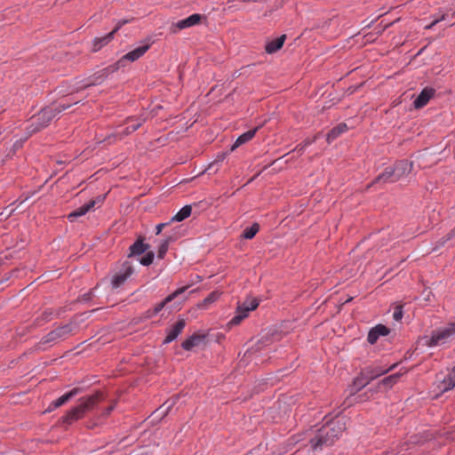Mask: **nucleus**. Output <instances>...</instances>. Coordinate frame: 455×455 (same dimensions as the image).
<instances>
[{"mask_svg": "<svg viewBox=\"0 0 455 455\" xmlns=\"http://www.w3.org/2000/svg\"><path fill=\"white\" fill-rule=\"evenodd\" d=\"M153 259L154 253L152 251H149L140 259V262L143 266H149L153 262Z\"/></svg>", "mask_w": 455, "mask_h": 455, "instance_id": "nucleus-32", "label": "nucleus"}, {"mask_svg": "<svg viewBox=\"0 0 455 455\" xmlns=\"http://www.w3.org/2000/svg\"><path fill=\"white\" fill-rule=\"evenodd\" d=\"M196 280L199 282L201 281V277L199 275H196Z\"/></svg>", "mask_w": 455, "mask_h": 455, "instance_id": "nucleus-46", "label": "nucleus"}, {"mask_svg": "<svg viewBox=\"0 0 455 455\" xmlns=\"http://www.w3.org/2000/svg\"><path fill=\"white\" fill-rule=\"evenodd\" d=\"M204 335L195 333L184 340L181 344V347L185 350H191L192 348L200 346L204 341Z\"/></svg>", "mask_w": 455, "mask_h": 455, "instance_id": "nucleus-19", "label": "nucleus"}, {"mask_svg": "<svg viewBox=\"0 0 455 455\" xmlns=\"http://www.w3.org/2000/svg\"><path fill=\"white\" fill-rule=\"evenodd\" d=\"M347 131V126L346 124H339L334 128H332L327 133V141L331 143L332 140H336L340 134Z\"/></svg>", "mask_w": 455, "mask_h": 455, "instance_id": "nucleus-25", "label": "nucleus"}, {"mask_svg": "<svg viewBox=\"0 0 455 455\" xmlns=\"http://www.w3.org/2000/svg\"><path fill=\"white\" fill-rule=\"evenodd\" d=\"M103 395L101 392H96L95 394L81 398L80 403L72 408L63 418L62 422L67 425H71L73 422L82 419L85 413L92 410L101 400Z\"/></svg>", "mask_w": 455, "mask_h": 455, "instance_id": "nucleus-2", "label": "nucleus"}, {"mask_svg": "<svg viewBox=\"0 0 455 455\" xmlns=\"http://www.w3.org/2000/svg\"><path fill=\"white\" fill-rule=\"evenodd\" d=\"M455 236V227L447 234L446 240H451Z\"/></svg>", "mask_w": 455, "mask_h": 455, "instance_id": "nucleus-39", "label": "nucleus"}, {"mask_svg": "<svg viewBox=\"0 0 455 455\" xmlns=\"http://www.w3.org/2000/svg\"><path fill=\"white\" fill-rule=\"evenodd\" d=\"M78 393H79V388H73L72 390H70L67 394L61 395L60 397H59L58 399L53 401L50 404V406H49V411L54 410V409L58 408V407L65 404L71 398H73L75 395H76Z\"/></svg>", "mask_w": 455, "mask_h": 455, "instance_id": "nucleus-20", "label": "nucleus"}, {"mask_svg": "<svg viewBox=\"0 0 455 455\" xmlns=\"http://www.w3.org/2000/svg\"><path fill=\"white\" fill-rule=\"evenodd\" d=\"M311 143H312V141H311V140L305 141V144H304V146L301 148V149H302V148H304L305 147H307V145L311 144Z\"/></svg>", "mask_w": 455, "mask_h": 455, "instance_id": "nucleus-44", "label": "nucleus"}, {"mask_svg": "<svg viewBox=\"0 0 455 455\" xmlns=\"http://www.w3.org/2000/svg\"><path fill=\"white\" fill-rule=\"evenodd\" d=\"M285 37V35H283L275 38V40H272L271 42L267 43L266 45V52L267 53H274L277 52L283 45Z\"/></svg>", "mask_w": 455, "mask_h": 455, "instance_id": "nucleus-24", "label": "nucleus"}, {"mask_svg": "<svg viewBox=\"0 0 455 455\" xmlns=\"http://www.w3.org/2000/svg\"><path fill=\"white\" fill-rule=\"evenodd\" d=\"M259 130V127H256L252 130H250L243 134H241L235 140V144L232 146L231 150H235L239 146L248 142L251 140L256 134L257 131Z\"/></svg>", "mask_w": 455, "mask_h": 455, "instance_id": "nucleus-23", "label": "nucleus"}, {"mask_svg": "<svg viewBox=\"0 0 455 455\" xmlns=\"http://www.w3.org/2000/svg\"><path fill=\"white\" fill-rule=\"evenodd\" d=\"M173 404V403L166 407L160 414L165 415L167 413V411L170 409V407Z\"/></svg>", "mask_w": 455, "mask_h": 455, "instance_id": "nucleus-42", "label": "nucleus"}, {"mask_svg": "<svg viewBox=\"0 0 455 455\" xmlns=\"http://www.w3.org/2000/svg\"><path fill=\"white\" fill-rule=\"evenodd\" d=\"M148 248V245L144 243L142 240H137L130 247V254L129 257L134 255H140L145 252Z\"/></svg>", "mask_w": 455, "mask_h": 455, "instance_id": "nucleus-27", "label": "nucleus"}, {"mask_svg": "<svg viewBox=\"0 0 455 455\" xmlns=\"http://www.w3.org/2000/svg\"><path fill=\"white\" fill-rule=\"evenodd\" d=\"M133 19H123V20H119L117 22H116V25L115 27V28L110 32V33H113V36H115L116 33L124 25L130 23Z\"/></svg>", "mask_w": 455, "mask_h": 455, "instance_id": "nucleus-33", "label": "nucleus"}, {"mask_svg": "<svg viewBox=\"0 0 455 455\" xmlns=\"http://www.w3.org/2000/svg\"><path fill=\"white\" fill-rule=\"evenodd\" d=\"M102 201H103V199L101 197H100V196L97 197L96 199H92V200L89 201L88 203H86L84 205L80 206L76 210L71 212L68 215V220L70 222H74L77 218L85 215L89 211L93 209V207L97 204H100Z\"/></svg>", "mask_w": 455, "mask_h": 455, "instance_id": "nucleus-12", "label": "nucleus"}, {"mask_svg": "<svg viewBox=\"0 0 455 455\" xmlns=\"http://www.w3.org/2000/svg\"><path fill=\"white\" fill-rule=\"evenodd\" d=\"M145 121L146 118L143 116L128 117L127 124H129V125L119 134V139L121 140L124 136L129 135L137 131L145 123Z\"/></svg>", "mask_w": 455, "mask_h": 455, "instance_id": "nucleus-14", "label": "nucleus"}, {"mask_svg": "<svg viewBox=\"0 0 455 455\" xmlns=\"http://www.w3.org/2000/svg\"><path fill=\"white\" fill-rule=\"evenodd\" d=\"M172 241V237L169 236L168 238H166L165 240H164L159 248H158V251H157V257L159 259H163L165 255V253L167 252L168 251V248H169V243L170 242Z\"/></svg>", "mask_w": 455, "mask_h": 455, "instance_id": "nucleus-31", "label": "nucleus"}, {"mask_svg": "<svg viewBox=\"0 0 455 455\" xmlns=\"http://www.w3.org/2000/svg\"><path fill=\"white\" fill-rule=\"evenodd\" d=\"M190 286V284L185 285L183 287L177 289L175 291L168 295L163 301L156 304L153 309H149L146 312L147 317L149 318L157 315L168 303L172 301L178 296L184 293Z\"/></svg>", "mask_w": 455, "mask_h": 455, "instance_id": "nucleus-9", "label": "nucleus"}, {"mask_svg": "<svg viewBox=\"0 0 455 455\" xmlns=\"http://www.w3.org/2000/svg\"><path fill=\"white\" fill-rule=\"evenodd\" d=\"M92 296H94V295H93V291H90V292H88V293H86V294H84V300H88V299H90Z\"/></svg>", "mask_w": 455, "mask_h": 455, "instance_id": "nucleus-40", "label": "nucleus"}, {"mask_svg": "<svg viewBox=\"0 0 455 455\" xmlns=\"http://www.w3.org/2000/svg\"><path fill=\"white\" fill-rule=\"evenodd\" d=\"M170 224H171V222H170V221H169V222H165V223H160V224H158V225L156 227V235H159V234L163 231V229H164L165 227L169 226Z\"/></svg>", "mask_w": 455, "mask_h": 455, "instance_id": "nucleus-36", "label": "nucleus"}, {"mask_svg": "<svg viewBox=\"0 0 455 455\" xmlns=\"http://www.w3.org/2000/svg\"><path fill=\"white\" fill-rule=\"evenodd\" d=\"M224 156H221L218 161H223Z\"/></svg>", "mask_w": 455, "mask_h": 455, "instance_id": "nucleus-45", "label": "nucleus"}, {"mask_svg": "<svg viewBox=\"0 0 455 455\" xmlns=\"http://www.w3.org/2000/svg\"><path fill=\"white\" fill-rule=\"evenodd\" d=\"M435 90L432 88H425L419 96L414 100L413 105L416 108H421L427 104L429 100L434 96Z\"/></svg>", "mask_w": 455, "mask_h": 455, "instance_id": "nucleus-16", "label": "nucleus"}, {"mask_svg": "<svg viewBox=\"0 0 455 455\" xmlns=\"http://www.w3.org/2000/svg\"><path fill=\"white\" fill-rule=\"evenodd\" d=\"M164 407H165V404H163V406H162V407H160L158 410H156V411H155V414H156V413H157V414H158L157 416L161 415V414H160V412H162V411H164V410H163V409H164Z\"/></svg>", "mask_w": 455, "mask_h": 455, "instance_id": "nucleus-41", "label": "nucleus"}, {"mask_svg": "<svg viewBox=\"0 0 455 455\" xmlns=\"http://www.w3.org/2000/svg\"><path fill=\"white\" fill-rule=\"evenodd\" d=\"M395 367H396V363H394L387 369H384L382 367H367L364 369V371H369L367 378H368V380L371 381V380L375 379L377 377L381 376V375L394 370Z\"/></svg>", "mask_w": 455, "mask_h": 455, "instance_id": "nucleus-21", "label": "nucleus"}, {"mask_svg": "<svg viewBox=\"0 0 455 455\" xmlns=\"http://www.w3.org/2000/svg\"><path fill=\"white\" fill-rule=\"evenodd\" d=\"M186 326V321L184 319H179L175 324H173L171 328H169L167 331V335L164 340V344H168L174 340L183 331Z\"/></svg>", "mask_w": 455, "mask_h": 455, "instance_id": "nucleus-13", "label": "nucleus"}, {"mask_svg": "<svg viewBox=\"0 0 455 455\" xmlns=\"http://www.w3.org/2000/svg\"><path fill=\"white\" fill-rule=\"evenodd\" d=\"M437 387L441 393L447 392L455 387V366L446 375L440 373L436 376Z\"/></svg>", "mask_w": 455, "mask_h": 455, "instance_id": "nucleus-10", "label": "nucleus"}, {"mask_svg": "<svg viewBox=\"0 0 455 455\" xmlns=\"http://www.w3.org/2000/svg\"><path fill=\"white\" fill-rule=\"evenodd\" d=\"M259 224L253 223L251 227H248L243 230L242 236L244 239H251L256 235V234L259 232Z\"/></svg>", "mask_w": 455, "mask_h": 455, "instance_id": "nucleus-30", "label": "nucleus"}, {"mask_svg": "<svg viewBox=\"0 0 455 455\" xmlns=\"http://www.w3.org/2000/svg\"><path fill=\"white\" fill-rule=\"evenodd\" d=\"M347 422V419L345 416H337L331 420H327L310 438L311 447L316 450L333 444L346 429Z\"/></svg>", "mask_w": 455, "mask_h": 455, "instance_id": "nucleus-1", "label": "nucleus"}, {"mask_svg": "<svg viewBox=\"0 0 455 455\" xmlns=\"http://www.w3.org/2000/svg\"><path fill=\"white\" fill-rule=\"evenodd\" d=\"M114 37L113 33H108L104 36L94 38L92 43V52H99L102 47L108 44Z\"/></svg>", "mask_w": 455, "mask_h": 455, "instance_id": "nucleus-22", "label": "nucleus"}, {"mask_svg": "<svg viewBox=\"0 0 455 455\" xmlns=\"http://www.w3.org/2000/svg\"><path fill=\"white\" fill-rule=\"evenodd\" d=\"M388 333V328L385 325L379 324L369 331L367 340L369 343L374 344L380 336H387Z\"/></svg>", "mask_w": 455, "mask_h": 455, "instance_id": "nucleus-18", "label": "nucleus"}, {"mask_svg": "<svg viewBox=\"0 0 455 455\" xmlns=\"http://www.w3.org/2000/svg\"><path fill=\"white\" fill-rule=\"evenodd\" d=\"M192 212V207L191 205H185L182 207L170 220V222L173 221H182L188 218L191 215Z\"/></svg>", "mask_w": 455, "mask_h": 455, "instance_id": "nucleus-26", "label": "nucleus"}, {"mask_svg": "<svg viewBox=\"0 0 455 455\" xmlns=\"http://www.w3.org/2000/svg\"><path fill=\"white\" fill-rule=\"evenodd\" d=\"M395 178L399 180L402 177L410 173L412 170V163L407 160H401L392 167Z\"/></svg>", "mask_w": 455, "mask_h": 455, "instance_id": "nucleus-15", "label": "nucleus"}, {"mask_svg": "<svg viewBox=\"0 0 455 455\" xmlns=\"http://www.w3.org/2000/svg\"><path fill=\"white\" fill-rule=\"evenodd\" d=\"M400 376L401 373H395L384 378L379 384V387H392L398 381Z\"/></svg>", "mask_w": 455, "mask_h": 455, "instance_id": "nucleus-28", "label": "nucleus"}, {"mask_svg": "<svg viewBox=\"0 0 455 455\" xmlns=\"http://www.w3.org/2000/svg\"><path fill=\"white\" fill-rule=\"evenodd\" d=\"M150 43H145L143 45H140L134 50L124 54L112 68L113 70H117L121 67L125 66L126 61L133 62L142 57L148 50L150 48Z\"/></svg>", "mask_w": 455, "mask_h": 455, "instance_id": "nucleus-7", "label": "nucleus"}, {"mask_svg": "<svg viewBox=\"0 0 455 455\" xmlns=\"http://www.w3.org/2000/svg\"><path fill=\"white\" fill-rule=\"evenodd\" d=\"M133 273V268L130 262L125 261L122 268L117 272L112 279L113 288L120 287Z\"/></svg>", "mask_w": 455, "mask_h": 455, "instance_id": "nucleus-11", "label": "nucleus"}, {"mask_svg": "<svg viewBox=\"0 0 455 455\" xmlns=\"http://www.w3.org/2000/svg\"><path fill=\"white\" fill-rule=\"evenodd\" d=\"M96 84V81L89 82L84 85V88L89 87Z\"/></svg>", "mask_w": 455, "mask_h": 455, "instance_id": "nucleus-43", "label": "nucleus"}, {"mask_svg": "<svg viewBox=\"0 0 455 455\" xmlns=\"http://www.w3.org/2000/svg\"><path fill=\"white\" fill-rule=\"evenodd\" d=\"M76 103V102L60 103L58 105L44 108L36 116H33L31 120V132H36L46 127L53 117L70 108L72 104Z\"/></svg>", "mask_w": 455, "mask_h": 455, "instance_id": "nucleus-3", "label": "nucleus"}, {"mask_svg": "<svg viewBox=\"0 0 455 455\" xmlns=\"http://www.w3.org/2000/svg\"><path fill=\"white\" fill-rule=\"evenodd\" d=\"M204 18V17L202 14L194 13L186 19L172 23L170 27V31L172 34H176L182 29L188 28L199 24Z\"/></svg>", "mask_w": 455, "mask_h": 455, "instance_id": "nucleus-8", "label": "nucleus"}, {"mask_svg": "<svg viewBox=\"0 0 455 455\" xmlns=\"http://www.w3.org/2000/svg\"><path fill=\"white\" fill-rule=\"evenodd\" d=\"M259 306V301L256 298L246 299L243 304L239 305L236 309V315L230 320L229 324H239L249 313L256 309Z\"/></svg>", "mask_w": 455, "mask_h": 455, "instance_id": "nucleus-5", "label": "nucleus"}, {"mask_svg": "<svg viewBox=\"0 0 455 455\" xmlns=\"http://www.w3.org/2000/svg\"><path fill=\"white\" fill-rule=\"evenodd\" d=\"M114 409H115V403H114V404H112V405H110V406H108V407H107V408L103 411V412H102V416H103V417H108V416L112 412V411H113Z\"/></svg>", "mask_w": 455, "mask_h": 455, "instance_id": "nucleus-38", "label": "nucleus"}, {"mask_svg": "<svg viewBox=\"0 0 455 455\" xmlns=\"http://www.w3.org/2000/svg\"><path fill=\"white\" fill-rule=\"evenodd\" d=\"M454 332L455 323H452L450 327L433 331L430 337H424L423 339L425 340V344L428 347L441 346L445 344Z\"/></svg>", "mask_w": 455, "mask_h": 455, "instance_id": "nucleus-4", "label": "nucleus"}, {"mask_svg": "<svg viewBox=\"0 0 455 455\" xmlns=\"http://www.w3.org/2000/svg\"><path fill=\"white\" fill-rule=\"evenodd\" d=\"M218 296L219 295L216 292H212L207 298L204 299V304L207 305L215 301Z\"/></svg>", "mask_w": 455, "mask_h": 455, "instance_id": "nucleus-35", "label": "nucleus"}, {"mask_svg": "<svg viewBox=\"0 0 455 455\" xmlns=\"http://www.w3.org/2000/svg\"><path fill=\"white\" fill-rule=\"evenodd\" d=\"M368 372L369 371H365L364 370L361 372V375L359 377H357L355 380H354V385L355 387H356L357 390H360L362 389L363 387H364L365 386H367L371 380H368Z\"/></svg>", "mask_w": 455, "mask_h": 455, "instance_id": "nucleus-29", "label": "nucleus"}, {"mask_svg": "<svg viewBox=\"0 0 455 455\" xmlns=\"http://www.w3.org/2000/svg\"><path fill=\"white\" fill-rule=\"evenodd\" d=\"M397 179L395 176L392 167H387L382 173H380L371 184H385L396 182ZM370 187V185L368 186Z\"/></svg>", "mask_w": 455, "mask_h": 455, "instance_id": "nucleus-17", "label": "nucleus"}, {"mask_svg": "<svg viewBox=\"0 0 455 455\" xmlns=\"http://www.w3.org/2000/svg\"><path fill=\"white\" fill-rule=\"evenodd\" d=\"M393 318L397 322L403 318V307L402 306H396L395 307L394 313H393Z\"/></svg>", "mask_w": 455, "mask_h": 455, "instance_id": "nucleus-34", "label": "nucleus"}, {"mask_svg": "<svg viewBox=\"0 0 455 455\" xmlns=\"http://www.w3.org/2000/svg\"><path fill=\"white\" fill-rule=\"evenodd\" d=\"M72 331L73 326L70 323L59 326L44 336L41 339V342L44 344H49L56 342L60 339H64L68 338L72 333Z\"/></svg>", "mask_w": 455, "mask_h": 455, "instance_id": "nucleus-6", "label": "nucleus"}, {"mask_svg": "<svg viewBox=\"0 0 455 455\" xmlns=\"http://www.w3.org/2000/svg\"><path fill=\"white\" fill-rule=\"evenodd\" d=\"M447 235L442 238H440L435 246V250L443 246L449 240H446Z\"/></svg>", "mask_w": 455, "mask_h": 455, "instance_id": "nucleus-37", "label": "nucleus"}]
</instances>
